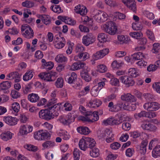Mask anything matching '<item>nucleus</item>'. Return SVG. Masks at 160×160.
<instances>
[{
  "instance_id": "48",
  "label": "nucleus",
  "mask_w": 160,
  "mask_h": 160,
  "mask_svg": "<svg viewBox=\"0 0 160 160\" xmlns=\"http://www.w3.org/2000/svg\"><path fill=\"white\" fill-rule=\"evenodd\" d=\"M107 70L106 66L104 64H100L97 66V71L101 73H104Z\"/></svg>"
},
{
  "instance_id": "47",
  "label": "nucleus",
  "mask_w": 160,
  "mask_h": 160,
  "mask_svg": "<svg viewBox=\"0 0 160 160\" xmlns=\"http://www.w3.org/2000/svg\"><path fill=\"white\" fill-rule=\"evenodd\" d=\"M153 46V47L152 50L153 53H157L160 52V44L155 43Z\"/></svg>"
},
{
  "instance_id": "39",
  "label": "nucleus",
  "mask_w": 160,
  "mask_h": 160,
  "mask_svg": "<svg viewBox=\"0 0 160 160\" xmlns=\"http://www.w3.org/2000/svg\"><path fill=\"white\" fill-rule=\"evenodd\" d=\"M100 90V89L98 88L97 85H96L93 87L91 90V94L92 96L95 97L97 96Z\"/></svg>"
},
{
  "instance_id": "7",
  "label": "nucleus",
  "mask_w": 160,
  "mask_h": 160,
  "mask_svg": "<svg viewBox=\"0 0 160 160\" xmlns=\"http://www.w3.org/2000/svg\"><path fill=\"white\" fill-rule=\"evenodd\" d=\"M95 41V37L91 33H87L84 36L82 39V43L86 46L92 44Z\"/></svg>"
},
{
  "instance_id": "20",
  "label": "nucleus",
  "mask_w": 160,
  "mask_h": 160,
  "mask_svg": "<svg viewBox=\"0 0 160 160\" xmlns=\"http://www.w3.org/2000/svg\"><path fill=\"white\" fill-rule=\"evenodd\" d=\"M104 135L108 138L106 139V141L108 142H111L114 139L113 135L111 131L109 129H107L105 131Z\"/></svg>"
},
{
  "instance_id": "43",
  "label": "nucleus",
  "mask_w": 160,
  "mask_h": 160,
  "mask_svg": "<svg viewBox=\"0 0 160 160\" xmlns=\"http://www.w3.org/2000/svg\"><path fill=\"white\" fill-rule=\"evenodd\" d=\"M41 133V140H43L47 139L48 138L50 137V134L49 132H44L43 130H40Z\"/></svg>"
},
{
  "instance_id": "11",
  "label": "nucleus",
  "mask_w": 160,
  "mask_h": 160,
  "mask_svg": "<svg viewBox=\"0 0 160 160\" xmlns=\"http://www.w3.org/2000/svg\"><path fill=\"white\" fill-rule=\"evenodd\" d=\"M109 52V49L108 48H105L100 50L94 55L93 58L95 60L101 59L107 54Z\"/></svg>"
},
{
  "instance_id": "10",
  "label": "nucleus",
  "mask_w": 160,
  "mask_h": 160,
  "mask_svg": "<svg viewBox=\"0 0 160 160\" xmlns=\"http://www.w3.org/2000/svg\"><path fill=\"white\" fill-rule=\"evenodd\" d=\"M3 120L6 124L10 126L16 125L18 121V119L16 118L10 116L4 117Z\"/></svg>"
},
{
  "instance_id": "53",
  "label": "nucleus",
  "mask_w": 160,
  "mask_h": 160,
  "mask_svg": "<svg viewBox=\"0 0 160 160\" xmlns=\"http://www.w3.org/2000/svg\"><path fill=\"white\" fill-rule=\"evenodd\" d=\"M107 36L104 33H100L98 36V39L101 42H105L107 40Z\"/></svg>"
},
{
  "instance_id": "5",
  "label": "nucleus",
  "mask_w": 160,
  "mask_h": 160,
  "mask_svg": "<svg viewBox=\"0 0 160 160\" xmlns=\"http://www.w3.org/2000/svg\"><path fill=\"white\" fill-rule=\"evenodd\" d=\"M75 118L72 116L71 114L67 116H61L58 119V120L64 125H69L71 122L74 121Z\"/></svg>"
},
{
  "instance_id": "4",
  "label": "nucleus",
  "mask_w": 160,
  "mask_h": 160,
  "mask_svg": "<svg viewBox=\"0 0 160 160\" xmlns=\"http://www.w3.org/2000/svg\"><path fill=\"white\" fill-rule=\"evenodd\" d=\"M56 72H42L38 75L39 77L41 79L48 82H52L55 81L57 78Z\"/></svg>"
},
{
  "instance_id": "12",
  "label": "nucleus",
  "mask_w": 160,
  "mask_h": 160,
  "mask_svg": "<svg viewBox=\"0 0 160 160\" xmlns=\"http://www.w3.org/2000/svg\"><path fill=\"white\" fill-rule=\"evenodd\" d=\"M120 80L128 87L132 86L135 83L134 81L131 77L127 76L121 77Z\"/></svg>"
},
{
  "instance_id": "1",
  "label": "nucleus",
  "mask_w": 160,
  "mask_h": 160,
  "mask_svg": "<svg viewBox=\"0 0 160 160\" xmlns=\"http://www.w3.org/2000/svg\"><path fill=\"white\" fill-rule=\"evenodd\" d=\"M54 109L52 110V107L48 108L47 109H42L39 113V117L42 119L49 120L54 118V117L58 116V113L57 112H54Z\"/></svg>"
},
{
  "instance_id": "18",
  "label": "nucleus",
  "mask_w": 160,
  "mask_h": 160,
  "mask_svg": "<svg viewBox=\"0 0 160 160\" xmlns=\"http://www.w3.org/2000/svg\"><path fill=\"white\" fill-rule=\"evenodd\" d=\"M66 42L64 38H60L59 40L55 41L54 42V46L57 48H62L64 46Z\"/></svg>"
},
{
  "instance_id": "64",
  "label": "nucleus",
  "mask_w": 160,
  "mask_h": 160,
  "mask_svg": "<svg viewBox=\"0 0 160 160\" xmlns=\"http://www.w3.org/2000/svg\"><path fill=\"white\" fill-rule=\"evenodd\" d=\"M84 51V48L82 46L79 45L76 47L75 49V52L76 53L79 54L83 52V51Z\"/></svg>"
},
{
  "instance_id": "26",
  "label": "nucleus",
  "mask_w": 160,
  "mask_h": 160,
  "mask_svg": "<svg viewBox=\"0 0 160 160\" xmlns=\"http://www.w3.org/2000/svg\"><path fill=\"white\" fill-rule=\"evenodd\" d=\"M28 98L31 102H35L39 100V97L37 94L32 93L28 95Z\"/></svg>"
},
{
  "instance_id": "35",
  "label": "nucleus",
  "mask_w": 160,
  "mask_h": 160,
  "mask_svg": "<svg viewBox=\"0 0 160 160\" xmlns=\"http://www.w3.org/2000/svg\"><path fill=\"white\" fill-rule=\"evenodd\" d=\"M1 138L3 140L7 141L11 139L12 138V133L10 132H7L5 133L1 134Z\"/></svg>"
},
{
  "instance_id": "17",
  "label": "nucleus",
  "mask_w": 160,
  "mask_h": 160,
  "mask_svg": "<svg viewBox=\"0 0 160 160\" xmlns=\"http://www.w3.org/2000/svg\"><path fill=\"white\" fill-rule=\"evenodd\" d=\"M148 143L147 140H145L142 141L139 147V153L142 155H145L146 152V146Z\"/></svg>"
},
{
  "instance_id": "31",
  "label": "nucleus",
  "mask_w": 160,
  "mask_h": 160,
  "mask_svg": "<svg viewBox=\"0 0 160 160\" xmlns=\"http://www.w3.org/2000/svg\"><path fill=\"white\" fill-rule=\"evenodd\" d=\"M55 61L59 63L64 62L67 61V58L62 54L57 55L55 58Z\"/></svg>"
},
{
  "instance_id": "57",
  "label": "nucleus",
  "mask_w": 160,
  "mask_h": 160,
  "mask_svg": "<svg viewBox=\"0 0 160 160\" xmlns=\"http://www.w3.org/2000/svg\"><path fill=\"white\" fill-rule=\"evenodd\" d=\"M116 105L117 107V112L121 110L122 108L125 109V108H124V106H125V104L124 103L122 102H118Z\"/></svg>"
},
{
  "instance_id": "49",
  "label": "nucleus",
  "mask_w": 160,
  "mask_h": 160,
  "mask_svg": "<svg viewBox=\"0 0 160 160\" xmlns=\"http://www.w3.org/2000/svg\"><path fill=\"white\" fill-rule=\"evenodd\" d=\"M51 9L54 12L57 13H60L61 12V8L59 5H54L50 7Z\"/></svg>"
},
{
  "instance_id": "41",
  "label": "nucleus",
  "mask_w": 160,
  "mask_h": 160,
  "mask_svg": "<svg viewBox=\"0 0 160 160\" xmlns=\"http://www.w3.org/2000/svg\"><path fill=\"white\" fill-rule=\"evenodd\" d=\"M24 147L28 150L32 152H36L38 150L37 147L29 144H27L24 146Z\"/></svg>"
},
{
  "instance_id": "29",
  "label": "nucleus",
  "mask_w": 160,
  "mask_h": 160,
  "mask_svg": "<svg viewBox=\"0 0 160 160\" xmlns=\"http://www.w3.org/2000/svg\"><path fill=\"white\" fill-rule=\"evenodd\" d=\"M81 76L86 81L89 82L91 80V78L89 75L87 70H82L81 72Z\"/></svg>"
},
{
  "instance_id": "30",
  "label": "nucleus",
  "mask_w": 160,
  "mask_h": 160,
  "mask_svg": "<svg viewBox=\"0 0 160 160\" xmlns=\"http://www.w3.org/2000/svg\"><path fill=\"white\" fill-rule=\"evenodd\" d=\"M26 38L30 39L32 38L34 36V32L31 28L27 29L25 33L22 34Z\"/></svg>"
},
{
  "instance_id": "60",
  "label": "nucleus",
  "mask_w": 160,
  "mask_h": 160,
  "mask_svg": "<svg viewBox=\"0 0 160 160\" xmlns=\"http://www.w3.org/2000/svg\"><path fill=\"white\" fill-rule=\"evenodd\" d=\"M146 33L148 37L151 40L153 41L155 40V37L153 32L149 30H147Z\"/></svg>"
},
{
  "instance_id": "54",
  "label": "nucleus",
  "mask_w": 160,
  "mask_h": 160,
  "mask_svg": "<svg viewBox=\"0 0 160 160\" xmlns=\"http://www.w3.org/2000/svg\"><path fill=\"white\" fill-rule=\"evenodd\" d=\"M22 5L23 7L30 8L34 6L33 3L28 1H26L22 3Z\"/></svg>"
},
{
  "instance_id": "34",
  "label": "nucleus",
  "mask_w": 160,
  "mask_h": 160,
  "mask_svg": "<svg viewBox=\"0 0 160 160\" xmlns=\"http://www.w3.org/2000/svg\"><path fill=\"white\" fill-rule=\"evenodd\" d=\"M33 76V72L31 70L27 71L23 75V79L25 81H27L31 79Z\"/></svg>"
},
{
  "instance_id": "44",
  "label": "nucleus",
  "mask_w": 160,
  "mask_h": 160,
  "mask_svg": "<svg viewBox=\"0 0 160 160\" xmlns=\"http://www.w3.org/2000/svg\"><path fill=\"white\" fill-rule=\"evenodd\" d=\"M56 102V99L55 98H53L49 101L48 103L47 104V105L48 108L52 107V110L53 109H54L57 107V104H54Z\"/></svg>"
},
{
  "instance_id": "8",
  "label": "nucleus",
  "mask_w": 160,
  "mask_h": 160,
  "mask_svg": "<svg viewBox=\"0 0 160 160\" xmlns=\"http://www.w3.org/2000/svg\"><path fill=\"white\" fill-rule=\"evenodd\" d=\"M108 16L105 12L101 11L98 10L94 15V18L98 22H104L107 20Z\"/></svg>"
},
{
  "instance_id": "32",
  "label": "nucleus",
  "mask_w": 160,
  "mask_h": 160,
  "mask_svg": "<svg viewBox=\"0 0 160 160\" xmlns=\"http://www.w3.org/2000/svg\"><path fill=\"white\" fill-rule=\"evenodd\" d=\"M88 148L92 149L95 146L96 142L94 139L91 138H86Z\"/></svg>"
},
{
  "instance_id": "21",
  "label": "nucleus",
  "mask_w": 160,
  "mask_h": 160,
  "mask_svg": "<svg viewBox=\"0 0 160 160\" xmlns=\"http://www.w3.org/2000/svg\"><path fill=\"white\" fill-rule=\"evenodd\" d=\"M128 73L132 77L136 78L140 75V72L137 69L131 68L129 69Z\"/></svg>"
},
{
  "instance_id": "55",
  "label": "nucleus",
  "mask_w": 160,
  "mask_h": 160,
  "mask_svg": "<svg viewBox=\"0 0 160 160\" xmlns=\"http://www.w3.org/2000/svg\"><path fill=\"white\" fill-rule=\"evenodd\" d=\"M11 96L13 98H17L20 96V93L15 90H12L11 91Z\"/></svg>"
},
{
  "instance_id": "51",
  "label": "nucleus",
  "mask_w": 160,
  "mask_h": 160,
  "mask_svg": "<svg viewBox=\"0 0 160 160\" xmlns=\"http://www.w3.org/2000/svg\"><path fill=\"white\" fill-rule=\"evenodd\" d=\"M12 108L15 112H18L19 111L20 106L18 103L15 102L12 104Z\"/></svg>"
},
{
  "instance_id": "14",
  "label": "nucleus",
  "mask_w": 160,
  "mask_h": 160,
  "mask_svg": "<svg viewBox=\"0 0 160 160\" xmlns=\"http://www.w3.org/2000/svg\"><path fill=\"white\" fill-rule=\"evenodd\" d=\"M121 98L123 101L130 102H135L137 100L136 98L130 93L124 94L121 96Z\"/></svg>"
},
{
  "instance_id": "24",
  "label": "nucleus",
  "mask_w": 160,
  "mask_h": 160,
  "mask_svg": "<svg viewBox=\"0 0 160 160\" xmlns=\"http://www.w3.org/2000/svg\"><path fill=\"white\" fill-rule=\"evenodd\" d=\"M86 138H82L79 141V146L80 148L82 150L85 151L88 148L87 145Z\"/></svg>"
},
{
  "instance_id": "28",
  "label": "nucleus",
  "mask_w": 160,
  "mask_h": 160,
  "mask_svg": "<svg viewBox=\"0 0 160 160\" xmlns=\"http://www.w3.org/2000/svg\"><path fill=\"white\" fill-rule=\"evenodd\" d=\"M55 143L53 141L49 140L46 141L42 144L43 149L52 148L55 146Z\"/></svg>"
},
{
  "instance_id": "2",
  "label": "nucleus",
  "mask_w": 160,
  "mask_h": 160,
  "mask_svg": "<svg viewBox=\"0 0 160 160\" xmlns=\"http://www.w3.org/2000/svg\"><path fill=\"white\" fill-rule=\"evenodd\" d=\"M79 119L84 122H93L98 121L99 119L97 111L92 112H87L85 113L84 116H79Z\"/></svg>"
},
{
  "instance_id": "15",
  "label": "nucleus",
  "mask_w": 160,
  "mask_h": 160,
  "mask_svg": "<svg viewBox=\"0 0 160 160\" xmlns=\"http://www.w3.org/2000/svg\"><path fill=\"white\" fill-rule=\"evenodd\" d=\"M32 130L33 127L32 126L23 125L20 127L19 132L22 135H23L32 132Z\"/></svg>"
},
{
  "instance_id": "6",
  "label": "nucleus",
  "mask_w": 160,
  "mask_h": 160,
  "mask_svg": "<svg viewBox=\"0 0 160 160\" xmlns=\"http://www.w3.org/2000/svg\"><path fill=\"white\" fill-rule=\"evenodd\" d=\"M143 107L148 111H156L160 108V104L157 102H152L145 103L143 105Z\"/></svg>"
},
{
  "instance_id": "40",
  "label": "nucleus",
  "mask_w": 160,
  "mask_h": 160,
  "mask_svg": "<svg viewBox=\"0 0 160 160\" xmlns=\"http://www.w3.org/2000/svg\"><path fill=\"white\" fill-rule=\"evenodd\" d=\"M147 112L142 111L138 113H136L134 114V117L136 119H138L142 117H147Z\"/></svg>"
},
{
  "instance_id": "62",
  "label": "nucleus",
  "mask_w": 160,
  "mask_h": 160,
  "mask_svg": "<svg viewBox=\"0 0 160 160\" xmlns=\"http://www.w3.org/2000/svg\"><path fill=\"white\" fill-rule=\"evenodd\" d=\"M120 144L118 142H115L110 145L111 148L114 150L118 149L120 147Z\"/></svg>"
},
{
  "instance_id": "25",
  "label": "nucleus",
  "mask_w": 160,
  "mask_h": 160,
  "mask_svg": "<svg viewBox=\"0 0 160 160\" xmlns=\"http://www.w3.org/2000/svg\"><path fill=\"white\" fill-rule=\"evenodd\" d=\"M76 12L79 13L81 15H85L87 12L88 10L86 7L81 6L80 5L77 6Z\"/></svg>"
},
{
  "instance_id": "33",
  "label": "nucleus",
  "mask_w": 160,
  "mask_h": 160,
  "mask_svg": "<svg viewBox=\"0 0 160 160\" xmlns=\"http://www.w3.org/2000/svg\"><path fill=\"white\" fill-rule=\"evenodd\" d=\"M132 57L133 60H140L143 58H145V56L142 52H138L133 54Z\"/></svg>"
},
{
  "instance_id": "27",
  "label": "nucleus",
  "mask_w": 160,
  "mask_h": 160,
  "mask_svg": "<svg viewBox=\"0 0 160 160\" xmlns=\"http://www.w3.org/2000/svg\"><path fill=\"white\" fill-rule=\"evenodd\" d=\"M77 130L79 133L82 134L87 135L90 132V130L86 127H78Z\"/></svg>"
},
{
  "instance_id": "37",
  "label": "nucleus",
  "mask_w": 160,
  "mask_h": 160,
  "mask_svg": "<svg viewBox=\"0 0 160 160\" xmlns=\"http://www.w3.org/2000/svg\"><path fill=\"white\" fill-rule=\"evenodd\" d=\"M20 75L17 72H13L9 73L7 75V79L12 80L16 77H18Z\"/></svg>"
},
{
  "instance_id": "42",
  "label": "nucleus",
  "mask_w": 160,
  "mask_h": 160,
  "mask_svg": "<svg viewBox=\"0 0 160 160\" xmlns=\"http://www.w3.org/2000/svg\"><path fill=\"white\" fill-rule=\"evenodd\" d=\"M32 88L31 84L30 83L25 85L24 87H22V89L24 94H27L28 93L31 92V89Z\"/></svg>"
},
{
  "instance_id": "52",
  "label": "nucleus",
  "mask_w": 160,
  "mask_h": 160,
  "mask_svg": "<svg viewBox=\"0 0 160 160\" xmlns=\"http://www.w3.org/2000/svg\"><path fill=\"white\" fill-rule=\"evenodd\" d=\"M70 33L72 35L77 38H79L81 37L80 32L78 31L75 30L73 28H72L71 29Z\"/></svg>"
},
{
  "instance_id": "45",
  "label": "nucleus",
  "mask_w": 160,
  "mask_h": 160,
  "mask_svg": "<svg viewBox=\"0 0 160 160\" xmlns=\"http://www.w3.org/2000/svg\"><path fill=\"white\" fill-rule=\"evenodd\" d=\"M55 86L57 88H62L63 85V81L62 78H58L55 82Z\"/></svg>"
},
{
  "instance_id": "23",
  "label": "nucleus",
  "mask_w": 160,
  "mask_h": 160,
  "mask_svg": "<svg viewBox=\"0 0 160 160\" xmlns=\"http://www.w3.org/2000/svg\"><path fill=\"white\" fill-rule=\"evenodd\" d=\"M152 156L155 158L160 157V145H157L152 152Z\"/></svg>"
},
{
  "instance_id": "13",
  "label": "nucleus",
  "mask_w": 160,
  "mask_h": 160,
  "mask_svg": "<svg viewBox=\"0 0 160 160\" xmlns=\"http://www.w3.org/2000/svg\"><path fill=\"white\" fill-rule=\"evenodd\" d=\"M89 54L88 52H85L82 53L78 54L77 55L74 57V59L75 60L84 61L89 58Z\"/></svg>"
},
{
  "instance_id": "50",
  "label": "nucleus",
  "mask_w": 160,
  "mask_h": 160,
  "mask_svg": "<svg viewBox=\"0 0 160 160\" xmlns=\"http://www.w3.org/2000/svg\"><path fill=\"white\" fill-rule=\"evenodd\" d=\"M80 152L79 150L77 148L74 149L73 152L74 158L75 160H79L80 157Z\"/></svg>"
},
{
  "instance_id": "59",
  "label": "nucleus",
  "mask_w": 160,
  "mask_h": 160,
  "mask_svg": "<svg viewBox=\"0 0 160 160\" xmlns=\"http://www.w3.org/2000/svg\"><path fill=\"white\" fill-rule=\"evenodd\" d=\"M127 7L129 8V9L134 12H136L137 8L136 3L135 2H132Z\"/></svg>"
},
{
  "instance_id": "56",
  "label": "nucleus",
  "mask_w": 160,
  "mask_h": 160,
  "mask_svg": "<svg viewBox=\"0 0 160 160\" xmlns=\"http://www.w3.org/2000/svg\"><path fill=\"white\" fill-rule=\"evenodd\" d=\"M106 81V79L105 78H103L102 80H100L98 83V88L101 90L105 85V82Z\"/></svg>"
},
{
  "instance_id": "19",
  "label": "nucleus",
  "mask_w": 160,
  "mask_h": 160,
  "mask_svg": "<svg viewBox=\"0 0 160 160\" xmlns=\"http://www.w3.org/2000/svg\"><path fill=\"white\" fill-rule=\"evenodd\" d=\"M102 104V102L98 99H95L90 101L88 104V106L91 108L98 107Z\"/></svg>"
},
{
  "instance_id": "16",
  "label": "nucleus",
  "mask_w": 160,
  "mask_h": 160,
  "mask_svg": "<svg viewBox=\"0 0 160 160\" xmlns=\"http://www.w3.org/2000/svg\"><path fill=\"white\" fill-rule=\"evenodd\" d=\"M141 127L143 129L149 131H154L157 129L155 126L148 122H143Z\"/></svg>"
},
{
  "instance_id": "22",
  "label": "nucleus",
  "mask_w": 160,
  "mask_h": 160,
  "mask_svg": "<svg viewBox=\"0 0 160 160\" xmlns=\"http://www.w3.org/2000/svg\"><path fill=\"white\" fill-rule=\"evenodd\" d=\"M42 22L46 25L51 23V20L49 16L45 14L41 15L39 17Z\"/></svg>"
},
{
  "instance_id": "3",
  "label": "nucleus",
  "mask_w": 160,
  "mask_h": 160,
  "mask_svg": "<svg viewBox=\"0 0 160 160\" xmlns=\"http://www.w3.org/2000/svg\"><path fill=\"white\" fill-rule=\"evenodd\" d=\"M115 23L112 21L107 22L102 27V29L110 34L113 35L117 31V28Z\"/></svg>"
},
{
  "instance_id": "38",
  "label": "nucleus",
  "mask_w": 160,
  "mask_h": 160,
  "mask_svg": "<svg viewBox=\"0 0 160 160\" xmlns=\"http://www.w3.org/2000/svg\"><path fill=\"white\" fill-rule=\"evenodd\" d=\"M77 78V74L74 72H72L70 76L68 78V82L69 83H72L75 82Z\"/></svg>"
},
{
  "instance_id": "9",
  "label": "nucleus",
  "mask_w": 160,
  "mask_h": 160,
  "mask_svg": "<svg viewBox=\"0 0 160 160\" xmlns=\"http://www.w3.org/2000/svg\"><path fill=\"white\" fill-rule=\"evenodd\" d=\"M11 84L12 82L8 81L1 82L0 83V91L5 94L8 93V89L11 87Z\"/></svg>"
},
{
  "instance_id": "46",
  "label": "nucleus",
  "mask_w": 160,
  "mask_h": 160,
  "mask_svg": "<svg viewBox=\"0 0 160 160\" xmlns=\"http://www.w3.org/2000/svg\"><path fill=\"white\" fill-rule=\"evenodd\" d=\"M108 107L109 108V110L111 112H117V107L116 104L114 105L112 102H110L108 104Z\"/></svg>"
},
{
  "instance_id": "63",
  "label": "nucleus",
  "mask_w": 160,
  "mask_h": 160,
  "mask_svg": "<svg viewBox=\"0 0 160 160\" xmlns=\"http://www.w3.org/2000/svg\"><path fill=\"white\" fill-rule=\"evenodd\" d=\"M122 128L125 130H129L131 128V124L128 122H124L122 124Z\"/></svg>"
},
{
  "instance_id": "36",
  "label": "nucleus",
  "mask_w": 160,
  "mask_h": 160,
  "mask_svg": "<svg viewBox=\"0 0 160 160\" xmlns=\"http://www.w3.org/2000/svg\"><path fill=\"white\" fill-rule=\"evenodd\" d=\"M92 150L90 152V155L93 158H96L99 155V150L98 148H92Z\"/></svg>"
},
{
  "instance_id": "61",
  "label": "nucleus",
  "mask_w": 160,
  "mask_h": 160,
  "mask_svg": "<svg viewBox=\"0 0 160 160\" xmlns=\"http://www.w3.org/2000/svg\"><path fill=\"white\" fill-rule=\"evenodd\" d=\"M153 88L155 89L157 92L160 93V82H154L152 86Z\"/></svg>"
},
{
  "instance_id": "58",
  "label": "nucleus",
  "mask_w": 160,
  "mask_h": 160,
  "mask_svg": "<svg viewBox=\"0 0 160 160\" xmlns=\"http://www.w3.org/2000/svg\"><path fill=\"white\" fill-rule=\"evenodd\" d=\"M54 66V63L52 62H47L46 64L43 66L44 68L48 70H51Z\"/></svg>"
}]
</instances>
